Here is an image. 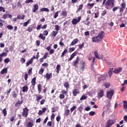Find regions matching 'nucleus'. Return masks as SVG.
<instances>
[{"mask_svg": "<svg viewBox=\"0 0 127 127\" xmlns=\"http://www.w3.org/2000/svg\"><path fill=\"white\" fill-rule=\"evenodd\" d=\"M114 3L115 0H108L106 2V4L108 6H110L111 7H114V6H115Z\"/></svg>", "mask_w": 127, "mask_h": 127, "instance_id": "obj_1", "label": "nucleus"}, {"mask_svg": "<svg viewBox=\"0 0 127 127\" xmlns=\"http://www.w3.org/2000/svg\"><path fill=\"white\" fill-rule=\"evenodd\" d=\"M114 91L113 90H108L107 91V98L111 100L113 98Z\"/></svg>", "mask_w": 127, "mask_h": 127, "instance_id": "obj_2", "label": "nucleus"}, {"mask_svg": "<svg viewBox=\"0 0 127 127\" xmlns=\"http://www.w3.org/2000/svg\"><path fill=\"white\" fill-rule=\"evenodd\" d=\"M115 123H116V121L113 120H109L107 121L106 127H110L111 126H113Z\"/></svg>", "mask_w": 127, "mask_h": 127, "instance_id": "obj_3", "label": "nucleus"}, {"mask_svg": "<svg viewBox=\"0 0 127 127\" xmlns=\"http://www.w3.org/2000/svg\"><path fill=\"white\" fill-rule=\"evenodd\" d=\"M28 109L27 108H24L22 113V116L24 118H27V116H28Z\"/></svg>", "mask_w": 127, "mask_h": 127, "instance_id": "obj_4", "label": "nucleus"}, {"mask_svg": "<svg viewBox=\"0 0 127 127\" xmlns=\"http://www.w3.org/2000/svg\"><path fill=\"white\" fill-rule=\"evenodd\" d=\"M94 56L97 58V59L101 60V59H104V56L103 55H99L98 54V51H95L94 52Z\"/></svg>", "mask_w": 127, "mask_h": 127, "instance_id": "obj_5", "label": "nucleus"}, {"mask_svg": "<svg viewBox=\"0 0 127 127\" xmlns=\"http://www.w3.org/2000/svg\"><path fill=\"white\" fill-rule=\"evenodd\" d=\"M80 20H81V16H79L77 19L73 18L71 21L72 24L76 25L78 22H80Z\"/></svg>", "mask_w": 127, "mask_h": 127, "instance_id": "obj_6", "label": "nucleus"}, {"mask_svg": "<svg viewBox=\"0 0 127 127\" xmlns=\"http://www.w3.org/2000/svg\"><path fill=\"white\" fill-rule=\"evenodd\" d=\"M97 37L101 41V40L104 39V37H105V33L103 31L99 32Z\"/></svg>", "mask_w": 127, "mask_h": 127, "instance_id": "obj_7", "label": "nucleus"}, {"mask_svg": "<svg viewBox=\"0 0 127 127\" xmlns=\"http://www.w3.org/2000/svg\"><path fill=\"white\" fill-rule=\"evenodd\" d=\"M104 97V90H101L97 93V98L101 99Z\"/></svg>", "mask_w": 127, "mask_h": 127, "instance_id": "obj_8", "label": "nucleus"}, {"mask_svg": "<svg viewBox=\"0 0 127 127\" xmlns=\"http://www.w3.org/2000/svg\"><path fill=\"white\" fill-rule=\"evenodd\" d=\"M122 71H123V68L118 67V68H115L113 72L115 74H119V73H121V72H122Z\"/></svg>", "mask_w": 127, "mask_h": 127, "instance_id": "obj_9", "label": "nucleus"}, {"mask_svg": "<svg viewBox=\"0 0 127 127\" xmlns=\"http://www.w3.org/2000/svg\"><path fill=\"white\" fill-rule=\"evenodd\" d=\"M110 112H111V108L107 107L106 111H104L102 113V117H104V115H108V114H110Z\"/></svg>", "mask_w": 127, "mask_h": 127, "instance_id": "obj_10", "label": "nucleus"}, {"mask_svg": "<svg viewBox=\"0 0 127 127\" xmlns=\"http://www.w3.org/2000/svg\"><path fill=\"white\" fill-rule=\"evenodd\" d=\"M80 92L79 91V89H74L72 91V94L73 96H77V94H79Z\"/></svg>", "mask_w": 127, "mask_h": 127, "instance_id": "obj_11", "label": "nucleus"}, {"mask_svg": "<svg viewBox=\"0 0 127 127\" xmlns=\"http://www.w3.org/2000/svg\"><path fill=\"white\" fill-rule=\"evenodd\" d=\"M92 41H93V42L97 43V42H99V41H101L99 39L98 36H96V37H94L92 38Z\"/></svg>", "mask_w": 127, "mask_h": 127, "instance_id": "obj_12", "label": "nucleus"}, {"mask_svg": "<svg viewBox=\"0 0 127 127\" xmlns=\"http://www.w3.org/2000/svg\"><path fill=\"white\" fill-rule=\"evenodd\" d=\"M33 12H36L37 10H38V5L36 4L33 6Z\"/></svg>", "mask_w": 127, "mask_h": 127, "instance_id": "obj_13", "label": "nucleus"}, {"mask_svg": "<svg viewBox=\"0 0 127 127\" xmlns=\"http://www.w3.org/2000/svg\"><path fill=\"white\" fill-rule=\"evenodd\" d=\"M105 79H106V76L104 75H100L98 77V81L99 82H101V81L102 80H105Z\"/></svg>", "mask_w": 127, "mask_h": 127, "instance_id": "obj_14", "label": "nucleus"}, {"mask_svg": "<svg viewBox=\"0 0 127 127\" xmlns=\"http://www.w3.org/2000/svg\"><path fill=\"white\" fill-rule=\"evenodd\" d=\"M114 71V68H111L110 69L109 71H108V74L110 78L112 76V75H113V72Z\"/></svg>", "mask_w": 127, "mask_h": 127, "instance_id": "obj_15", "label": "nucleus"}, {"mask_svg": "<svg viewBox=\"0 0 127 127\" xmlns=\"http://www.w3.org/2000/svg\"><path fill=\"white\" fill-rule=\"evenodd\" d=\"M70 115V110L66 109L64 111V116H65L66 117H68Z\"/></svg>", "mask_w": 127, "mask_h": 127, "instance_id": "obj_16", "label": "nucleus"}, {"mask_svg": "<svg viewBox=\"0 0 127 127\" xmlns=\"http://www.w3.org/2000/svg\"><path fill=\"white\" fill-rule=\"evenodd\" d=\"M28 91V87L27 86H23L22 88V92L25 93Z\"/></svg>", "mask_w": 127, "mask_h": 127, "instance_id": "obj_17", "label": "nucleus"}, {"mask_svg": "<svg viewBox=\"0 0 127 127\" xmlns=\"http://www.w3.org/2000/svg\"><path fill=\"white\" fill-rule=\"evenodd\" d=\"M7 73V68H3L0 72V74L3 75V74H6Z\"/></svg>", "mask_w": 127, "mask_h": 127, "instance_id": "obj_18", "label": "nucleus"}, {"mask_svg": "<svg viewBox=\"0 0 127 127\" xmlns=\"http://www.w3.org/2000/svg\"><path fill=\"white\" fill-rule=\"evenodd\" d=\"M45 77H46V78L47 80H49L51 77H52V73H47L46 75H45Z\"/></svg>", "mask_w": 127, "mask_h": 127, "instance_id": "obj_19", "label": "nucleus"}, {"mask_svg": "<svg viewBox=\"0 0 127 127\" xmlns=\"http://www.w3.org/2000/svg\"><path fill=\"white\" fill-rule=\"evenodd\" d=\"M77 42H78V39H75L71 43L70 45L71 46H73L74 45H75V44H76L77 43Z\"/></svg>", "mask_w": 127, "mask_h": 127, "instance_id": "obj_20", "label": "nucleus"}, {"mask_svg": "<svg viewBox=\"0 0 127 127\" xmlns=\"http://www.w3.org/2000/svg\"><path fill=\"white\" fill-rule=\"evenodd\" d=\"M75 56H76V53H73L71 56L70 58L68 60V61H71V60H72V59H73V58H74V57H75Z\"/></svg>", "mask_w": 127, "mask_h": 127, "instance_id": "obj_21", "label": "nucleus"}, {"mask_svg": "<svg viewBox=\"0 0 127 127\" xmlns=\"http://www.w3.org/2000/svg\"><path fill=\"white\" fill-rule=\"evenodd\" d=\"M88 60H89V61H91V60H92V59H93L92 60V63H94L95 60H96V58L94 57H91V56H88Z\"/></svg>", "mask_w": 127, "mask_h": 127, "instance_id": "obj_22", "label": "nucleus"}, {"mask_svg": "<svg viewBox=\"0 0 127 127\" xmlns=\"http://www.w3.org/2000/svg\"><path fill=\"white\" fill-rule=\"evenodd\" d=\"M41 11H46V12H49V9H48V8H42L40 9Z\"/></svg>", "mask_w": 127, "mask_h": 127, "instance_id": "obj_23", "label": "nucleus"}, {"mask_svg": "<svg viewBox=\"0 0 127 127\" xmlns=\"http://www.w3.org/2000/svg\"><path fill=\"white\" fill-rule=\"evenodd\" d=\"M24 17H25V15H23L22 16L20 15H18L17 16V19H24Z\"/></svg>", "mask_w": 127, "mask_h": 127, "instance_id": "obj_24", "label": "nucleus"}, {"mask_svg": "<svg viewBox=\"0 0 127 127\" xmlns=\"http://www.w3.org/2000/svg\"><path fill=\"white\" fill-rule=\"evenodd\" d=\"M36 81V77H34L31 81L32 86H35V83Z\"/></svg>", "mask_w": 127, "mask_h": 127, "instance_id": "obj_25", "label": "nucleus"}, {"mask_svg": "<svg viewBox=\"0 0 127 127\" xmlns=\"http://www.w3.org/2000/svg\"><path fill=\"white\" fill-rule=\"evenodd\" d=\"M79 62V57H77L76 61L73 62V65L75 66V67H76V65H77V64H78Z\"/></svg>", "mask_w": 127, "mask_h": 127, "instance_id": "obj_26", "label": "nucleus"}, {"mask_svg": "<svg viewBox=\"0 0 127 127\" xmlns=\"http://www.w3.org/2000/svg\"><path fill=\"white\" fill-rule=\"evenodd\" d=\"M57 34H58V31H53L52 33V36H54V37H55V36H56Z\"/></svg>", "mask_w": 127, "mask_h": 127, "instance_id": "obj_27", "label": "nucleus"}, {"mask_svg": "<svg viewBox=\"0 0 127 127\" xmlns=\"http://www.w3.org/2000/svg\"><path fill=\"white\" fill-rule=\"evenodd\" d=\"M39 37L41 39H42V40H43V41L45 40L46 37H45V36H44L43 34H40Z\"/></svg>", "mask_w": 127, "mask_h": 127, "instance_id": "obj_28", "label": "nucleus"}, {"mask_svg": "<svg viewBox=\"0 0 127 127\" xmlns=\"http://www.w3.org/2000/svg\"><path fill=\"white\" fill-rule=\"evenodd\" d=\"M17 6L19 8H21V7H22V4H21V2H20V1H18L17 2Z\"/></svg>", "mask_w": 127, "mask_h": 127, "instance_id": "obj_29", "label": "nucleus"}, {"mask_svg": "<svg viewBox=\"0 0 127 127\" xmlns=\"http://www.w3.org/2000/svg\"><path fill=\"white\" fill-rule=\"evenodd\" d=\"M89 115L90 117H93V116H95V115H96V112L94 111H91L89 113Z\"/></svg>", "mask_w": 127, "mask_h": 127, "instance_id": "obj_30", "label": "nucleus"}, {"mask_svg": "<svg viewBox=\"0 0 127 127\" xmlns=\"http://www.w3.org/2000/svg\"><path fill=\"white\" fill-rule=\"evenodd\" d=\"M102 87H105V88H109V87H110V83H104V85H102Z\"/></svg>", "mask_w": 127, "mask_h": 127, "instance_id": "obj_31", "label": "nucleus"}, {"mask_svg": "<svg viewBox=\"0 0 127 127\" xmlns=\"http://www.w3.org/2000/svg\"><path fill=\"white\" fill-rule=\"evenodd\" d=\"M41 99H42V96L36 95V101L38 103L39 102V100H41Z\"/></svg>", "mask_w": 127, "mask_h": 127, "instance_id": "obj_32", "label": "nucleus"}, {"mask_svg": "<svg viewBox=\"0 0 127 127\" xmlns=\"http://www.w3.org/2000/svg\"><path fill=\"white\" fill-rule=\"evenodd\" d=\"M27 31H28L29 32H31V31H32V27H31V26H29V27H28L27 29Z\"/></svg>", "mask_w": 127, "mask_h": 127, "instance_id": "obj_33", "label": "nucleus"}, {"mask_svg": "<svg viewBox=\"0 0 127 127\" xmlns=\"http://www.w3.org/2000/svg\"><path fill=\"white\" fill-rule=\"evenodd\" d=\"M2 113L3 114V116L4 117H5V116H6V115H7V113L6 112V108H5L3 110H2Z\"/></svg>", "mask_w": 127, "mask_h": 127, "instance_id": "obj_34", "label": "nucleus"}, {"mask_svg": "<svg viewBox=\"0 0 127 127\" xmlns=\"http://www.w3.org/2000/svg\"><path fill=\"white\" fill-rule=\"evenodd\" d=\"M87 99V97L85 95H83L80 98V101H83V100H86Z\"/></svg>", "mask_w": 127, "mask_h": 127, "instance_id": "obj_35", "label": "nucleus"}, {"mask_svg": "<svg viewBox=\"0 0 127 127\" xmlns=\"http://www.w3.org/2000/svg\"><path fill=\"white\" fill-rule=\"evenodd\" d=\"M7 28H8V29H9V30H12V29H13V26L11 25H8L7 26Z\"/></svg>", "mask_w": 127, "mask_h": 127, "instance_id": "obj_36", "label": "nucleus"}, {"mask_svg": "<svg viewBox=\"0 0 127 127\" xmlns=\"http://www.w3.org/2000/svg\"><path fill=\"white\" fill-rule=\"evenodd\" d=\"M77 109V106H74L71 108H70V112L71 113H72L74 110H76Z\"/></svg>", "mask_w": 127, "mask_h": 127, "instance_id": "obj_37", "label": "nucleus"}, {"mask_svg": "<svg viewBox=\"0 0 127 127\" xmlns=\"http://www.w3.org/2000/svg\"><path fill=\"white\" fill-rule=\"evenodd\" d=\"M29 22H30V19L28 20L27 22L24 23H23V26H25V27L27 26V25H28V23H29Z\"/></svg>", "mask_w": 127, "mask_h": 127, "instance_id": "obj_38", "label": "nucleus"}, {"mask_svg": "<svg viewBox=\"0 0 127 127\" xmlns=\"http://www.w3.org/2000/svg\"><path fill=\"white\" fill-rule=\"evenodd\" d=\"M55 28L57 31H59V30H60V27H59L58 25H56L55 26Z\"/></svg>", "mask_w": 127, "mask_h": 127, "instance_id": "obj_39", "label": "nucleus"}, {"mask_svg": "<svg viewBox=\"0 0 127 127\" xmlns=\"http://www.w3.org/2000/svg\"><path fill=\"white\" fill-rule=\"evenodd\" d=\"M67 49L64 50V51L62 53L61 57H64V55H65V54H66V53H67Z\"/></svg>", "mask_w": 127, "mask_h": 127, "instance_id": "obj_40", "label": "nucleus"}, {"mask_svg": "<svg viewBox=\"0 0 127 127\" xmlns=\"http://www.w3.org/2000/svg\"><path fill=\"white\" fill-rule=\"evenodd\" d=\"M80 65H81V68L82 69H84V68L85 67V62H82Z\"/></svg>", "mask_w": 127, "mask_h": 127, "instance_id": "obj_41", "label": "nucleus"}, {"mask_svg": "<svg viewBox=\"0 0 127 127\" xmlns=\"http://www.w3.org/2000/svg\"><path fill=\"white\" fill-rule=\"evenodd\" d=\"M28 127H33V124L31 122H28L27 124Z\"/></svg>", "mask_w": 127, "mask_h": 127, "instance_id": "obj_42", "label": "nucleus"}, {"mask_svg": "<svg viewBox=\"0 0 127 127\" xmlns=\"http://www.w3.org/2000/svg\"><path fill=\"white\" fill-rule=\"evenodd\" d=\"M83 105H81L78 107V110L79 111V112H80V113H82V111H83Z\"/></svg>", "mask_w": 127, "mask_h": 127, "instance_id": "obj_43", "label": "nucleus"}, {"mask_svg": "<svg viewBox=\"0 0 127 127\" xmlns=\"http://www.w3.org/2000/svg\"><path fill=\"white\" fill-rule=\"evenodd\" d=\"M38 89L39 93H40V92H41V84L38 85Z\"/></svg>", "mask_w": 127, "mask_h": 127, "instance_id": "obj_44", "label": "nucleus"}, {"mask_svg": "<svg viewBox=\"0 0 127 127\" xmlns=\"http://www.w3.org/2000/svg\"><path fill=\"white\" fill-rule=\"evenodd\" d=\"M0 11H2L3 12H5V10L4 9V7L2 6H0Z\"/></svg>", "mask_w": 127, "mask_h": 127, "instance_id": "obj_45", "label": "nucleus"}, {"mask_svg": "<svg viewBox=\"0 0 127 127\" xmlns=\"http://www.w3.org/2000/svg\"><path fill=\"white\" fill-rule=\"evenodd\" d=\"M124 107L125 109H127V101H124Z\"/></svg>", "mask_w": 127, "mask_h": 127, "instance_id": "obj_46", "label": "nucleus"}, {"mask_svg": "<svg viewBox=\"0 0 127 127\" xmlns=\"http://www.w3.org/2000/svg\"><path fill=\"white\" fill-rule=\"evenodd\" d=\"M43 72H44V68H41L39 70V74H42L43 73Z\"/></svg>", "mask_w": 127, "mask_h": 127, "instance_id": "obj_47", "label": "nucleus"}, {"mask_svg": "<svg viewBox=\"0 0 127 127\" xmlns=\"http://www.w3.org/2000/svg\"><path fill=\"white\" fill-rule=\"evenodd\" d=\"M95 3H88L87 4V5L88 6H90V8H92V7H93V6H94Z\"/></svg>", "mask_w": 127, "mask_h": 127, "instance_id": "obj_48", "label": "nucleus"}, {"mask_svg": "<svg viewBox=\"0 0 127 127\" xmlns=\"http://www.w3.org/2000/svg\"><path fill=\"white\" fill-rule=\"evenodd\" d=\"M64 86L65 88H66V89H68V88H69V83H68V82H65L64 84Z\"/></svg>", "mask_w": 127, "mask_h": 127, "instance_id": "obj_49", "label": "nucleus"}, {"mask_svg": "<svg viewBox=\"0 0 127 127\" xmlns=\"http://www.w3.org/2000/svg\"><path fill=\"white\" fill-rule=\"evenodd\" d=\"M60 99H64L65 98V96L63 94H61L59 96Z\"/></svg>", "mask_w": 127, "mask_h": 127, "instance_id": "obj_50", "label": "nucleus"}, {"mask_svg": "<svg viewBox=\"0 0 127 127\" xmlns=\"http://www.w3.org/2000/svg\"><path fill=\"white\" fill-rule=\"evenodd\" d=\"M25 2V3H30V2H33V0H26Z\"/></svg>", "mask_w": 127, "mask_h": 127, "instance_id": "obj_51", "label": "nucleus"}, {"mask_svg": "<svg viewBox=\"0 0 127 127\" xmlns=\"http://www.w3.org/2000/svg\"><path fill=\"white\" fill-rule=\"evenodd\" d=\"M33 62L32 61H31V60H30V61H29L26 64V66H28L29 65H30V64H31Z\"/></svg>", "mask_w": 127, "mask_h": 127, "instance_id": "obj_52", "label": "nucleus"}, {"mask_svg": "<svg viewBox=\"0 0 127 127\" xmlns=\"http://www.w3.org/2000/svg\"><path fill=\"white\" fill-rule=\"evenodd\" d=\"M43 34L44 35H46V36H47V35H48V31L47 30H45L43 32Z\"/></svg>", "mask_w": 127, "mask_h": 127, "instance_id": "obj_53", "label": "nucleus"}, {"mask_svg": "<svg viewBox=\"0 0 127 127\" xmlns=\"http://www.w3.org/2000/svg\"><path fill=\"white\" fill-rule=\"evenodd\" d=\"M3 56H6V53H2L0 55V57H3Z\"/></svg>", "mask_w": 127, "mask_h": 127, "instance_id": "obj_54", "label": "nucleus"}, {"mask_svg": "<svg viewBox=\"0 0 127 127\" xmlns=\"http://www.w3.org/2000/svg\"><path fill=\"white\" fill-rule=\"evenodd\" d=\"M62 15H64V16H67V12H66L64 11H62Z\"/></svg>", "mask_w": 127, "mask_h": 127, "instance_id": "obj_55", "label": "nucleus"}, {"mask_svg": "<svg viewBox=\"0 0 127 127\" xmlns=\"http://www.w3.org/2000/svg\"><path fill=\"white\" fill-rule=\"evenodd\" d=\"M61 93H62V94H64V95H67V91H65V90H62Z\"/></svg>", "mask_w": 127, "mask_h": 127, "instance_id": "obj_56", "label": "nucleus"}, {"mask_svg": "<svg viewBox=\"0 0 127 127\" xmlns=\"http://www.w3.org/2000/svg\"><path fill=\"white\" fill-rule=\"evenodd\" d=\"M78 46H79V49H82V48L84 47V43H82L81 45H79Z\"/></svg>", "mask_w": 127, "mask_h": 127, "instance_id": "obj_57", "label": "nucleus"}, {"mask_svg": "<svg viewBox=\"0 0 127 127\" xmlns=\"http://www.w3.org/2000/svg\"><path fill=\"white\" fill-rule=\"evenodd\" d=\"M99 17V12L95 13V18H98Z\"/></svg>", "mask_w": 127, "mask_h": 127, "instance_id": "obj_58", "label": "nucleus"}, {"mask_svg": "<svg viewBox=\"0 0 127 127\" xmlns=\"http://www.w3.org/2000/svg\"><path fill=\"white\" fill-rule=\"evenodd\" d=\"M4 63H8L9 62V59L6 58L4 61Z\"/></svg>", "mask_w": 127, "mask_h": 127, "instance_id": "obj_59", "label": "nucleus"}, {"mask_svg": "<svg viewBox=\"0 0 127 127\" xmlns=\"http://www.w3.org/2000/svg\"><path fill=\"white\" fill-rule=\"evenodd\" d=\"M74 50H75V48L74 47L71 48L69 49V52H73V51H74Z\"/></svg>", "mask_w": 127, "mask_h": 127, "instance_id": "obj_60", "label": "nucleus"}, {"mask_svg": "<svg viewBox=\"0 0 127 127\" xmlns=\"http://www.w3.org/2000/svg\"><path fill=\"white\" fill-rule=\"evenodd\" d=\"M47 56H48V53H46L43 58L44 59H46V58H47Z\"/></svg>", "mask_w": 127, "mask_h": 127, "instance_id": "obj_61", "label": "nucleus"}, {"mask_svg": "<svg viewBox=\"0 0 127 127\" xmlns=\"http://www.w3.org/2000/svg\"><path fill=\"white\" fill-rule=\"evenodd\" d=\"M58 15H59V12L58 11H57L56 12V14L54 15V18H57V17L58 16Z\"/></svg>", "mask_w": 127, "mask_h": 127, "instance_id": "obj_62", "label": "nucleus"}, {"mask_svg": "<svg viewBox=\"0 0 127 127\" xmlns=\"http://www.w3.org/2000/svg\"><path fill=\"white\" fill-rule=\"evenodd\" d=\"M20 61L22 63H24V62H25V59L23 58H21Z\"/></svg>", "mask_w": 127, "mask_h": 127, "instance_id": "obj_63", "label": "nucleus"}, {"mask_svg": "<svg viewBox=\"0 0 127 127\" xmlns=\"http://www.w3.org/2000/svg\"><path fill=\"white\" fill-rule=\"evenodd\" d=\"M127 80H124V83L122 84V86H125V85H127Z\"/></svg>", "mask_w": 127, "mask_h": 127, "instance_id": "obj_64", "label": "nucleus"}]
</instances>
